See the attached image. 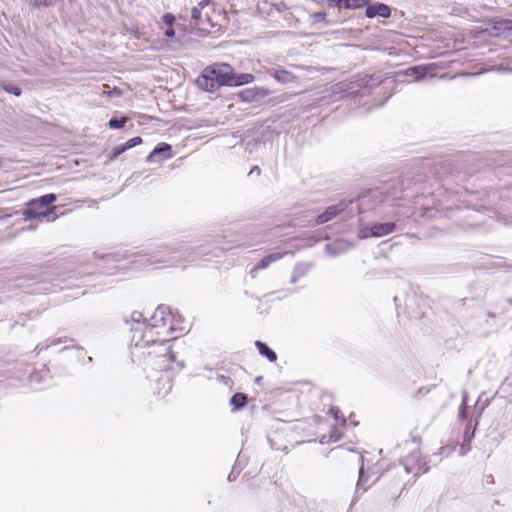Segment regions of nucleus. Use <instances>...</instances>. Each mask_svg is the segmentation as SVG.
Instances as JSON below:
<instances>
[{"label":"nucleus","instance_id":"f257e3e1","mask_svg":"<svg viewBox=\"0 0 512 512\" xmlns=\"http://www.w3.org/2000/svg\"><path fill=\"white\" fill-rule=\"evenodd\" d=\"M130 319L132 361L156 371L169 369L175 358L171 341L177 338L172 334L177 330L184 332L186 328L177 326L179 320L165 305H159L149 319L138 311H134Z\"/></svg>","mask_w":512,"mask_h":512},{"label":"nucleus","instance_id":"f03ea898","mask_svg":"<svg viewBox=\"0 0 512 512\" xmlns=\"http://www.w3.org/2000/svg\"><path fill=\"white\" fill-rule=\"evenodd\" d=\"M367 201L364 197L356 204V208L361 214L358 233L362 239L380 238L393 233L396 230V222L409 215L408 211H404L403 205L398 200L385 198L372 208L374 220L366 223Z\"/></svg>","mask_w":512,"mask_h":512},{"label":"nucleus","instance_id":"7ed1b4c3","mask_svg":"<svg viewBox=\"0 0 512 512\" xmlns=\"http://www.w3.org/2000/svg\"><path fill=\"white\" fill-rule=\"evenodd\" d=\"M231 76V66L229 64H217L207 67L197 78V86L207 92H214L222 86L227 85Z\"/></svg>","mask_w":512,"mask_h":512},{"label":"nucleus","instance_id":"20e7f679","mask_svg":"<svg viewBox=\"0 0 512 512\" xmlns=\"http://www.w3.org/2000/svg\"><path fill=\"white\" fill-rule=\"evenodd\" d=\"M56 200L57 195L53 193L32 199L27 203V208L23 211V216L25 219H46L47 221H53L56 218V207H49V205Z\"/></svg>","mask_w":512,"mask_h":512},{"label":"nucleus","instance_id":"39448f33","mask_svg":"<svg viewBox=\"0 0 512 512\" xmlns=\"http://www.w3.org/2000/svg\"><path fill=\"white\" fill-rule=\"evenodd\" d=\"M360 468H359V477L356 484V493L367 491L368 487H370L373 483H375L380 475L378 469L376 467H370L368 465V461L365 456L360 455Z\"/></svg>","mask_w":512,"mask_h":512},{"label":"nucleus","instance_id":"423d86ee","mask_svg":"<svg viewBox=\"0 0 512 512\" xmlns=\"http://www.w3.org/2000/svg\"><path fill=\"white\" fill-rule=\"evenodd\" d=\"M402 464L406 473L412 474L413 476H419L426 473L429 469L427 463L420 457V451L417 444H415V447L410 454L403 459Z\"/></svg>","mask_w":512,"mask_h":512},{"label":"nucleus","instance_id":"0eeeda50","mask_svg":"<svg viewBox=\"0 0 512 512\" xmlns=\"http://www.w3.org/2000/svg\"><path fill=\"white\" fill-rule=\"evenodd\" d=\"M348 204L352 205L354 204L353 201H342L338 204L329 206L322 214L318 215L316 219L317 224H324L332 219H334L336 216H338L340 213H342L348 206Z\"/></svg>","mask_w":512,"mask_h":512},{"label":"nucleus","instance_id":"6e6552de","mask_svg":"<svg viewBox=\"0 0 512 512\" xmlns=\"http://www.w3.org/2000/svg\"><path fill=\"white\" fill-rule=\"evenodd\" d=\"M172 157L171 145L167 143H159L147 156V162H162Z\"/></svg>","mask_w":512,"mask_h":512},{"label":"nucleus","instance_id":"1a4fd4ad","mask_svg":"<svg viewBox=\"0 0 512 512\" xmlns=\"http://www.w3.org/2000/svg\"><path fill=\"white\" fill-rule=\"evenodd\" d=\"M360 84L357 81H341L333 86V93H339L343 96H352L358 94Z\"/></svg>","mask_w":512,"mask_h":512},{"label":"nucleus","instance_id":"9d476101","mask_svg":"<svg viewBox=\"0 0 512 512\" xmlns=\"http://www.w3.org/2000/svg\"><path fill=\"white\" fill-rule=\"evenodd\" d=\"M270 91L264 87H254L242 90L239 97L244 102H253L269 95Z\"/></svg>","mask_w":512,"mask_h":512},{"label":"nucleus","instance_id":"9b49d317","mask_svg":"<svg viewBox=\"0 0 512 512\" xmlns=\"http://www.w3.org/2000/svg\"><path fill=\"white\" fill-rule=\"evenodd\" d=\"M433 69H434L433 64L413 66V67L408 68L405 71V75L407 77L412 78L415 81H420L422 79H425L428 76L432 77L433 75L431 74V71Z\"/></svg>","mask_w":512,"mask_h":512},{"label":"nucleus","instance_id":"f8f14e48","mask_svg":"<svg viewBox=\"0 0 512 512\" xmlns=\"http://www.w3.org/2000/svg\"><path fill=\"white\" fill-rule=\"evenodd\" d=\"M210 4V0H202L199 2L198 6L194 7L191 11L192 19L197 21L196 27L200 31H208V27L211 26L209 24V19L207 18V24L201 21V10Z\"/></svg>","mask_w":512,"mask_h":512},{"label":"nucleus","instance_id":"ddd939ff","mask_svg":"<svg viewBox=\"0 0 512 512\" xmlns=\"http://www.w3.org/2000/svg\"><path fill=\"white\" fill-rule=\"evenodd\" d=\"M286 253L285 252H274L267 256H265L260 263L255 266L253 269H251L250 274L254 278L257 275V271L259 269H266L272 264L273 262H276L280 260Z\"/></svg>","mask_w":512,"mask_h":512},{"label":"nucleus","instance_id":"4468645a","mask_svg":"<svg viewBox=\"0 0 512 512\" xmlns=\"http://www.w3.org/2000/svg\"><path fill=\"white\" fill-rule=\"evenodd\" d=\"M391 14V10L389 6L383 3H378L375 5H370L366 8V16L368 18H373L375 16H380L383 18L389 17Z\"/></svg>","mask_w":512,"mask_h":512},{"label":"nucleus","instance_id":"2eb2a0df","mask_svg":"<svg viewBox=\"0 0 512 512\" xmlns=\"http://www.w3.org/2000/svg\"><path fill=\"white\" fill-rule=\"evenodd\" d=\"M368 0H328L330 6L345 9H355L366 4Z\"/></svg>","mask_w":512,"mask_h":512},{"label":"nucleus","instance_id":"dca6fc26","mask_svg":"<svg viewBox=\"0 0 512 512\" xmlns=\"http://www.w3.org/2000/svg\"><path fill=\"white\" fill-rule=\"evenodd\" d=\"M228 83V86H240L244 84H249L254 81V76L250 73H240L234 74L231 70V76Z\"/></svg>","mask_w":512,"mask_h":512},{"label":"nucleus","instance_id":"f3484780","mask_svg":"<svg viewBox=\"0 0 512 512\" xmlns=\"http://www.w3.org/2000/svg\"><path fill=\"white\" fill-rule=\"evenodd\" d=\"M141 143H142L141 137H139V136L133 137V138L129 139L127 142H125L124 144H122L118 147H115L112 152L111 158L115 159L118 156H120L122 153H124L126 150L131 149Z\"/></svg>","mask_w":512,"mask_h":512},{"label":"nucleus","instance_id":"a211bd4d","mask_svg":"<svg viewBox=\"0 0 512 512\" xmlns=\"http://www.w3.org/2000/svg\"><path fill=\"white\" fill-rule=\"evenodd\" d=\"M255 346L260 355L266 357L270 362L276 361V353L272 349H270L264 342L256 341Z\"/></svg>","mask_w":512,"mask_h":512},{"label":"nucleus","instance_id":"6ab92c4d","mask_svg":"<svg viewBox=\"0 0 512 512\" xmlns=\"http://www.w3.org/2000/svg\"><path fill=\"white\" fill-rule=\"evenodd\" d=\"M347 250V246L342 241H336L335 243L326 245V252L331 256H336Z\"/></svg>","mask_w":512,"mask_h":512},{"label":"nucleus","instance_id":"aec40b11","mask_svg":"<svg viewBox=\"0 0 512 512\" xmlns=\"http://www.w3.org/2000/svg\"><path fill=\"white\" fill-rule=\"evenodd\" d=\"M247 397L243 393H236L230 399V404L236 409L239 410L246 405Z\"/></svg>","mask_w":512,"mask_h":512},{"label":"nucleus","instance_id":"412c9836","mask_svg":"<svg viewBox=\"0 0 512 512\" xmlns=\"http://www.w3.org/2000/svg\"><path fill=\"white\" fill-rule=\"evenodd\" d=\"M500 391L512 400V373L504 379L500 386Z\"/></svg>","mask_w":512,"mask_h":512},{"label":"nucleus","instance_id":"4be33fe9","mask_svg":"<svg viewBox=\"0 0 512 512\" xmlns=\"http://www.w3.org/2000/svg\"><path fill=\"white\" fill-rule=\"evenodd\" d=\"M273 76L281 83H288L294 79L293 75L286 70H275Z\"/></svg>","mask_w":512,"mask_h":512},{"label":"nucleus","instance_id":"5701e85b","mask_svg":"<svg viewBox=\"0 0 512 512\" xmlns=\"http://www.w3.org/2000/svg\"><path fill=\"white\" fill-rule=\"evenodd\" d=\"M1 87L6 92L11 93V94H13L15 96H20L21 95V89L18 86H15L14 84H12L10 82L3 81L1 83Z\"/></svg>","mask_w":512,"mask_h":512},{"label":"nucleus","instance_id":"b1692460","mask_svg":"<svg viewBox=\"0 0 512 512\" xmlns=\"http://www.w3.org/2000/svg\"><path fill=\"white\" fill-rule=\"evenodd\" d=\"M494 68L497 71L512 72V59L505 60Z\"/></svg>","mask_w":512,"mask_h":512},{"label":"nucleus","instance_id":"393cba45","mask_svg":"<svg viewBox=\"0 0 512 512\" xmlns=\"http://www.w3.org/2000/svg\"><path fill=\"white\" fill-rule=\"evenodd\" d=\"M126 123V118H111L109 120V127L112 128V129H120L122 128Z\"/></svg>","mask_w":512,"mask_h":512},{"label":"nucleus","instance_id":"a878e982","mask_svg":"<svg viewBox=\"0 0 512 512\" xmlns=\"http://www.w3.org/2000/svg\"><path fill=\"white\" fill-rule=\"evenodd\" d=\"M467 399H466V396L464 395L463 396V399H462V407L460 409V412H459V417L461 419H466L467 417Z\"/></svg>","mask_w":512,"mask_h":512},{"label":"nucleus","instance_id":"bb28decb","mask_svg":"<svg viewBox=\"0 0 512 512\" xmlns=\"http://www.w3.org/2000/svg\"><path fill=\"white\" fill-rule=\"evenodd\" d=\"M103 88L106 89V88H109L108 85H103ZM103 93H107L109 97H114V96H120L121 95V91L118 89V88H114L113 90H103Z\"/></svg>","mask_w":512,"mask_h":512},{"label":"nucleus","instance_id":"cd10ccee","mask_svg":"<svg viewBox=\"0 0 512 512\" xmlns=\"http://www.w3.org/2000/svg\"><path fill=\"white\" fill-rule=\"evenodd\" d=\"M162 20L165 24L172 26L175 22V17L170 13H166L163 15Z\"/></svg>","mask_w":512,"mask_h":512},{"label":"nucleus","instance_id":"c85d7f7f","mask_svg":"<svg viewBox=\"0 0 512 512\" xmlns=\"http://www.w3.org/2000/svg\"><path fill=\"white\" fill-rule=\"evenodd\" d=\"M30 4L34 7H40V6H43V5H49L50 4V1L48 0H30Z\"/></svg>","mask_w":512,"mask_h":512},{"label":"nucleus","instance_id":"c756f323","mask_svg":"<svg viewBox=\"0 0 512 512\" xmlns=\"http://www.w3.org/2000/svg\"><path fill=\"white\" fill-rule=\"evenodd\" d=\"M326 17V14L324 12H318L314 14V21L319 22L323 21Z\"/></svg>","mask_w":512,"mask_h":512},{"label":"nucleus","instance_id":"7c9ffc66","mask_svg":"<svg viewBox=\"0 0 512 512\" xmlns=\"http://www.w3.org/2000/svg\"><path fill=\"white\" fill-rule=\"evenodd\" d=\"M238 473H239V472H237V473H236V467L234 466V467H233V469H232V471H231V473H230V474H229V476H228V480H229V481H234V480L236 479V477H237Z\"/></svg>","mask_w":512,"mask_h":512},{"label":"nucleus","instance_id":"2f4dec72","mask_svg":"<svg viewBox=\"0 0 512 512\" xmlns=\"http://www.w3.org/2000/svg\"><path fill=\"white\" fill-rule=\"evenodd\" d=\"M174 35H175V31H174V29L170 26V27L165 31V36H166V37H168V38H172Z\"/></svg>","mask_w":512,"mask_h":512},{"label":"nucleus","instance_id":"473e14b6","mask_svg":"<svg viewBox=\"0 0 512 512\" xmlns=\"http://www.w3.org/2000/svg\"><path fill=\"white\" fill-rule=\"evenodd\" d=\"M298 272L300 274H303L305 272V269H302V265H298L295 267L294 274H297Z\"/></svg>","mask_w":512,"mask_h":512},{"label":"nucleus","instance_id":"72a5a7b5","mask_svg":"<svg viewBox=\"0 0 512 512\" xmlns=\"http://www.w3.org/2000/svg\"><path fill=\"white\" fill-rule=\"evenodd\" d=\"M496 375H497V373H494V372H492V371H487V372H486V376H487L488 378H490V379H491V378H493V377H495Z\"/></svg>","mask_w":512,"mask_h":512},{"label":"nucleus","instance_id":"f704fd0d","mask_svg":"<svg viewBox=\"0 0 512 512\" xmlns=\"http://www.w3.org/2000/svg\"><path fill=\"white\" fill-rule=\"evenodd\" d=\"M252 173H257V174H259V173H260V169H259L257 166H254V167L251 169V171H250V173H249V174H252Z\"/></svg>","mask_w":512,"mask_h":512},{"label":"nucleus","instance_id":"c9c22d12","mask_svg":"<svg viewBox=\"0 0 512 512\" xmlns=\"http://www.w3.org/2000/svg\"><path fill=\"white\" fill-rule=\"evenodd\" d=\"M331 412L334 414L335 419H338L339 410L335 409V408H331Z\"/></svg>","mask_w":512,"mask_h":512},{"label":"nucleus","instance_id":"e433bc0d","mask_svg":"<svg viewBox=\"0 0 512 512\" xmlns=\"http://www.w3.org/2000/svg\"><path fill=\"white\" fill-rule=\"evenodd\" d=\"M469 448H466L464 446L461 447V454L464 455Z\"/></svg>","mask_w":512,"mask_h":512},{"label":"nucleus","instance_id":"4c0bfd02","mask_svg":"<svg viewBox=\"0 0 512 512\" xmlns=\"http://www.w3.org/2000/svg\"><path fill=\"white\" fill-rule=\"evenodd\" d=\"M483 409H484L483 407H481V408L479 409V411H478V417H479V416H480V414L482 413Z\"/></svg>","mask_w":512,"mask_h":512},{"label":"nucleus","instance_id":"58836bf2","mask_svg":"<svg viewBox=\"0 0 512 512\" xmlns=\"http://www.w3.org/2000/svg\"><path fill=\"white\" fill-rule=\"evenodd\" d=\"M296 279H297V278H296V276L294 275V276L292 277V280H291V281H292V282H296Z\"/></svg>","mask_w":512,"mask_h":512},{"label":"nucleus","instance_id":"ea45409f","mask_svg":"<svg viewBox=\"0 0 512 512\" xmlns=\"http://www.w3.org/2000/svg\"><path fill=\"white\" fill-rule=\"evenodd\" d=\"M44 348H45V347H40L39 345H38V346H36V349H38V350H42V349H44Z\"/></svg>","mask_w":512,"mask_h":512},{"label":"nucleus","instance_id":"a19ab883","mask_svg":"<svg viewBox=\"0 0 512 512\" xmlns=\"http://www.w3.org/2000/svg\"><path fill=\"white\" fill-rule=\"evenodd\" d=\"M261 379H262V377H257V378H256V382H260V381H261Z\"/></svg>","mask_w":512,"mask_h":512}]
</instances>
